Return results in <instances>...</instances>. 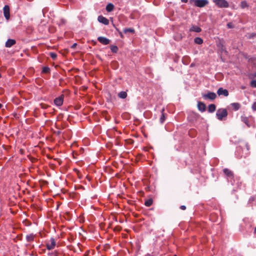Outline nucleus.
I'll return each mask as SVG.
<instances>
[{"label":"nucleus","mask_w":256,"mask_h":256,"mask_svg":"<svg viewBox=\"0 0 256 256\" xmlns=\"http://www.w3.org/2000/svg\"><path fill=\"white\" fill-rule=\"evenodd\" d=\"M50 56L53 60L56 59L57 57V54L54 52H50Z\"/></svg>","instance_id":"obj_28"},{"label":"nucleus","mask_w":256,"mask_h":256,"mask_svg":"<svg viewBox=\"0 0 256 256\" xmlns=\"http://www.w3.org/2000/svg\"><path fill=\"white\" fill-rule=\"evenodd\" d=\"M194 42L197 44H202L203 40L200 38L198 37L194 38Z\"/></svg>","instance_id":"obj_22"},{"label":"nucleus","mask_w":256,"mask_h":256,"mask_svg":"<svg viewBox=\"0 0 256 256\" xmlns=\"http://www.w3.org/2000/svg\"><path fill=\"white\" fill-rule=\"evenodd\" d=\"M98 20L100 22L102 23L105 25H108L109 24V20L102 16H98Z\"/></svg>","instance_id":"obj_10"},{"label":"nucleus","mask_w":256,"mask_h":256,"mask_svg":"<svg viewBox=\"0 0 256 256\" xmlns=\"http://www.w3.org/2000/svg\"><path fill=\"white\" fill-rule=\"evenodd\" d=\"M248 3L246 1H242L240 3V7L242 8H248Z\"/></svg>","instance_id":"obj_23"},{"label":"nucleus","mask_w":256,"mask_h":256,"mask_svg":"<svg viewBox=\"0 0 256 256\" xmlns=\"http://www.w3.org/2000/svg\"><path fill=\"white\" fill-rule=\"evenodd\" d=\"M118 96L120 98H126L127 96V93L124 91L120 92L118 94Z\"/></svg>","instance_id":"obj_16"},{"label":"nucleus","mask_w":256,"mask_h":256,"mask_svg":"<svg viewBox=\"0 0 256 256\" xmlns=\"http://www.w3.org/2000/svg\"><path fill=\"white\" fill-rule=\"evenodd\" d=\"M198 108L199 110L202 112H203L206 110V105L202 102H198Z\"/></svg>","instance_id":"obj_12"},{"label":"nucleus","mask_w":256,"mask_h":256,"mask_svg":"<svg viewBox=\"0 0 256 256\" xmlns=\"http://www.w3.org/2000/svg\"><path fill=\"white\" fill-rule=\"evenodd\" d=\"M227 26L229 28H234V24H233L232 22H228L227 24Z\"/></svg>","instance_id":"obj_30"},{"label":"nucleus","mask_w":256,"mask_h":256,"mask_svg":"<svg viewBox=\"0 0 256 256\" xmlns=\"http://www.w3.org/2000/svg\"><path fill=\"white\" fill-rule=\"evenodd\" d=\"M250 85L253 88H256V80H253L251 82Z\"/></svg>","instance_id":"obj_29"},{"label":"nucleus","mask_w":256,"mask_h":256,"mask_svg":"<svg viewBox=\"0 0 256 256\" xmlns=\"http://www.w3.org/2000/svg\"><path fill=\"white\" fill-rule=\"evenodd\" d=\"M56 246L55 240L52 238L48 241L46 242V246L48 250H53Z\"/></svg>","instance_id":"obj_4"},{"label":"nucleus","mask_w":256,"mask_h":256,"mask_svg":"<svg viewBox=\"0 0 256 256\" xmlns=\"http://www.w3.org/2000/svg\"><path fill=\"white\" fill-rule=\"evenodd\" d=\"M232 107L235 110H238L240 108V104L237 102L232 103L231 104Z\"/></svg>","instance_id":"obj_19"},{"label":"nucleus","mask_w":256,"mask_h":256,"mask_svg":"<svg viewBox=\"0 0 256 256\" xmlns=\"http://www.w3.org/2000/svg\"><path fill=\"white\" fill-rule=\"evenodd\" d=\"M64 102V96H60L56 98L54 100V104L58 106H61Z\"/></svg>","instance_id":"obj_6"},{"label":"nucleus","mask_w":256,"mask_h":256,"mask_svg":"<svg viewBox=\"0 0 256 256\" xmlns=\"http://www.w3.org/2000/svg\"><path fill=\"white\" fill-rule=\"evenodd\" d=\"M201 30H202L200 27L194 25L192 26L190 29V32H200Z\"/></svg>","instance_id":"obj_13"},{"label":"nucleus","mask_w":256,"mask_h":256,"mask_svg":"<svg viewBox=\"0 0 256 256\" xmlns=\"http://www.w3.org/2000/svg\"><path fill=\"white\" fill-rule=\"evenodd\" d=\"M180 208L182 210H186V207L184 206H180Z\"/></svg>","instance_id":"obj_32"},{"label":"nucleus","mask_w":256,"mask_h":256,"mask_svg":"<svg viewBox=\"0 0 256 256\" xmlns=\"http://www.w3.org/2000/svg\"><path fill=\"white\" fill-rule=\"evenodd\" d=\"M164 108H162V115H161V116L160 118V122L161 123H163L165 120V115H164Z\"/></svg>","instance_id":"obj_21"},{"label":"nucleus","mask_w":256,"mask_h":256,"mask_svg":"<svg viewBox=\"0 0 256 256\" xmlns=\"http://www.w3.org/2000/svg\"><path fill=\"white\" fill-rule=\"evenodd\" d=\"M54 256H57V255H56V254H54Z\"/></svg>","instance_id":"obj_40"},{"label":"nucleus","mask_w":256,"mask_h":256,"mask_svg":"<svg viewBox=\"0 0 256 256\" xmlns=\"http://www.w3.org/2000/svg\"><path fill=\"white\" fill-rule=\"evenodd\" d=\"M50 72V68L46 66L43 68L42 72L44 73H48Z\"/></svg>","instance_id":"obj_26"},{"label":"nucleus","mask_w":256,"mask_h":256,"mask_svg":"<svg viewBox=\"0 0 256 256\" xmlns=\"http://www.w3.org/2000/svg\"><path fill=\"white\" fill-rule=\"evenodd\" d=\"M124 32L126 34L128 32L134 33V30L132 28H126L124 30Z\"/></svg>","instance_id":"obj_20"},{"label":"nucleus","mask_w":256,"mask_h":256,"mask_svg":"<svg viewBox=\"0 0 256 256\" xmlns=\"http://www.w3.org/2000/svg\"><path fill=\"white\" fill-rule=\"evenodd\" d=\"M190 2H194V5L199 8H202L208 4V0H190Z\"/></svg>","instance_id":"obj_3"},{"label":"nucleus","mask_w":256,"mask_h":256,"mask_svg":"<svg viewBox=\"0 0 256 256\" xmlns=\"http://www.w3.org/2000/svg\"><path fill=\"white\" fill-rule=\"evenodd\" d=\"M217 94L218 96L224 95L225 96H227L228 95V92L226 89H224L222 88H220L217 91Z\"/></svg>","instance_id":"obj_8"},{"label":"nucleus","mask_w":256,"mask_h":256,"mask_svg":"<svg viewBox=\"0 0 256 256\" xmlns=\"http://www.w3.org/2000/svg\"><path fill=\"white\" fill-rule=\"evenodd\" d=\"M254 232L256 233V227L255 228V229H254Z\"/></svg>","instance_id":"obj_37"},{"label":"nucleus","mask_w":256,"mask_h":256,"mask_svg":"<svg viewBox=\"0 0 256 256\" xmlns=\"http://www.w3.org/2000/svg\"><path fill=\"white\" fill-rule=\"evenodd\" d=\"M119 34H120V37L122 38L124 36H123V34H122V32H119Z\"/></svg>","instance_id":"obj_34"},{"label":"nucleus","mask_w":256,"mask_h":256,"mask_svg":"<svg viewBox=\"0 0 256 256\" xmlns=\"http://www.w3.org/2000/svg\"><path fill=\"white\" fill-rule=\"evenodd\" d=\"M98 40L100 42L104 45L108 44L110 42L109 39L103 36H99Z\"/></svg>","instance_id":"obj_9"},{"label":"nucleus","mask_w":256,"mask_h":256,"mask_svg":"<svg viewBox=\"0 0 256 256\" xmlns=\"http://www.w3.org/2000/svg\"><path fill=\"white\" fill-rule=\"evenodd\" d=\"M15 40L12 39H8L6 42L5 46L6 48H10L14 44H15Z\"/></svg>","instance_id":"obj_11"},{"label":"nucleus","mask_w":256,"mask_h":256,"mask_svg":"<svg viewBox=\"0 0 256 256\" xmlns=\"http://www.w3.org/2000/svg\"><path fill=\"white\" fill-rule=\"evenodd\" d=\"M216 116L219 120H222L228 116V112L226 108H219L216 112Z\"/></svg>","instance_id":"obj_1"},{"label":"nucleus","mask_w":256,"mask_h":256,"mask_svg":"<svg viewBox=\"0 0 256 256\" xmlns=\"http://www.w3.org/2000/svg\"><path fill=\"white\" fill-rule=\"evenodd\" d=\"M224 172L226 176H227L229 178L232 177L233 176L232 172L228 168H224Z\"/></svg>","instance_id":"obj_14"},{"label":"nucleus","mask_w":256,"mask_h":256,"mask_svg":"<svg viewBox=\"0 0 256 256\" xmlns=\"http://www.w3.org/2000/svg\"><path fill=\"white\" fill-rule=\"evenodd\" d=\"M252 108L254 110H256V102H254L252 106Z\"/></svg>","instance_id":"obj_31"},{"label":"nucleus","mask_w":256,"mask_h":256,"mask_svg":"<svg viewBox=\"0 0 256 256\" xmlns=\"http://www.w3.org/2000/svg\"><path fill=\"white\" fill-rule=\"evenodd\" d=\"M215 4L220 8H226L229 6L228 2L226 0H212Z\"/></svg>","instance_id":"obj_2"},{"label":"nucleus","mask_w":256,"mask_h":256,"mask_svg":"<svg viewBox=\"0 0 256 256\" xmlns=\"http://www.w3.org/2000/svg\"><path fill=\"white\" fill-rule=\"evenodd\" d=\"M114 4L111 3H110V4H108L107 6H106V9L107 12H110L114 10Z\"/></svg>","instance_id":"obj_15"},{"label":"nucleus","mask_w":256,"mask_h":256,"mask_svg":"<svg viewBox=\"0 0 256 256\" xmlns=\"http://www.w3.org/2000/svg\"><path fill=\"white\" fill-rule=\"evenodd\" d=\"M60 134V131H58V134Z\"/></svg>","instance_id":"obj_39"},{"label":"nucleus","mask_w":256,"mask_h":256,"mask_svg":"<svg viewBox=\"0 0 256 256\" xmlns=\"http://www.w3.org/2000/svg\"><path fill=\"white\" fill-rule=\"evenodd\" d=\"M182 2H187L188 0H181Z\"/></svg>","instance_id":"obj_35"},{"label":"nucleus","mask_w":256,"mask_h":256,"mask_svg":"<svg viewBox=\"0 0 256 256\" xmlns=\"http://www.w3.org/2000/svg\"><path fill=\"white\" fill-rule=\"evenodd\" d=\"M76 46V43L74 44L72 46V48H74Z\"/></svg>","instance_id":"obj_33"},{"label":"nucleus","mask_w":256,"mask_h":256,"mask_svg":"<svg viewBox=\"0 0 256 256\" xmlns=\"http://www.w3.org/2000/svg\"><path fill=\"white\" fill-rule=\"evenodd\" d=\"M34 236L33 234H30L26 236V239L28 242H31L34 240Z\"/></svg>","instance_id":"obj_18"},{"label":"nucleus","mask_w":256,"mask_h":256,"mask_svg":"<svg viewBox=\"0 0 256 256\" xmlns=\"http://www.w3.org/2000/svg\"><path fill=\"white\" fill-rule=\"evenodd\" d=\"M2 104H0V108H2Z\"/></svg>","instance_id":"obj_38"},{"label":"nucleus","mask_w":256,"mask_h":256,"mask_svg":"<svg viewBox=\"0 0 256 256\" xmlns=\"http://www.w3.org/2000/svg\"><path fill=\"white\" fill-rule=\"evenodd\" d=\"M3 10L4 17L7 20H9L10 16L9 6L7 5L5 6L4 7Z\"/></svg>","instance_id":"obj_7"},{"label":"nucleus","mask_w":256,"mask_h":256,"mask_svg":"<svg viewBox=\"0 0 256 256\" xmlns=\"http://www.w3.org/2000/svg\"><path fill=\"white\" fill-rule=\"evenodd\" d=\"M152 199L148 200L144 202V204L146 206H152Z\"/></svg>","instance_id":"obj_24"},{"label":"nucleus","mask_w":256,"mask_h":256,"mask_svg":"<svg viewBox=\"0 0 256 256\" xmlns=\"http://www.w3.org/2000/svg\"><path fill=\"white\" fill-rule=\"evenodd\" d=\"M202 96L204 99L214 100L216 98V95L213 92H208V94H204Z\"/></svg>","instance_id":"obj_5"},{"label":"nucleus","mask_w":256,"mask_h":256,"mask_svg":"<svg viewBox=\"0 0 256 256\" xmlns=\"http://www.w3.org/2000/svg\"><path fill=\"white\" fill-rule=\"evenodd\" d=\"M174 256H176V255H174Z\"/></svg>","instance_id":"obj_41"},{"label":"nucleus","mask_w":256,"mask_h":256,"mask_svg":"<svg viewBox=\"0 0 256 256\" xmlns=\"http://www.w3.org/2000/svg\"><path fill=\"white\" fill-rule=\"evenodd\" d=\"M66 22V20L64 19V18H61L60 20V22H58V24L60 26H62V25H64L65 24Z\"/></svg>","instance_id":"obj_27"},{"label":"nucleus","mask_w":256,"mask_h":256,"mask_svg":"<svg viewBox=\"0 0 256 256\" xmlns=\"http://www.w3.org/2000/svg\"><path fill=\"white\" fill-rule=\"evenodd\" d=\"M255 36V34H252V36Z\"/></svg>","instance_id":"obj_36"},{"label":"nucleus","mask_w":256,"mask_h":256,"mask_svg":"<svg viewBox=\"0 0 256 256\" xmlns=\"http://www.w3.org/2000/svg\"><path fill=\"white\" fill-rule=\"evenodd\" d=\"M216 106L214 104H210L208 106V111L210 112H213L216 110Z\"/></svg>","instance_id":"obj_17"},{"label":"nucleus","mask_w":256,"mask_h":256,"mask_svg":"<svg viewBox=\"0 0 256 256\" xmlns=\"http://www.w3.org/2000/svg\"><path fill=\"white\" fill-rule=\"evenodd\" d=\"M110 50L112 52L116 53L118 50V48L116 46H110Z\"/></svg>","instance_id":"obj_25"}]
</instances>
